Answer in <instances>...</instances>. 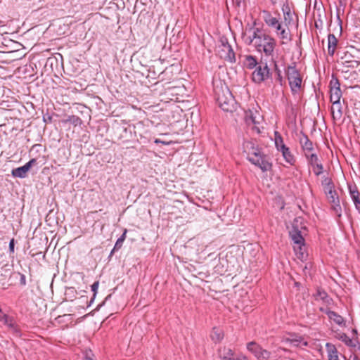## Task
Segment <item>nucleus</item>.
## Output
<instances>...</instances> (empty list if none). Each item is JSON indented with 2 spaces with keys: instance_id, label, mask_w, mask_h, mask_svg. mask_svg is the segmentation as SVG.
Segmentation results:
<instances>
[{
  "instance_id": "nucleus-1",
  "label": "nucleus",
  "mask_w": 360,
  "mask_h": 360,
  "mask_svg": "<svg viewBox=\"0 0 360 360\" xmlns=\"http://www.w3.org/2000/svg\"><path fill=\"white\" fill-rule=\"evenodd\" d=\"M251 32V35L245 39L246 42L253 44L259 52L264 53L265 56H272L276 44V40L259 28H253Z\"/></svg>"
},
{
  "instance_id": "nucleus-2",
  "label": "nucleus",
  "mask_w": 360,
  "mask_h": 360,
  "mask_svg": "<svg viewBox=\"0 0 360 360\" xmlns=\"http://www.w3.org/2000/svg\"><path fill=\"white\" fill-rule=\"evenodd\" d=\"M243 151L246 154L248 160L252 164L259 167L262 172L271 169V163L266 155L262 153L255 140L245 141L243 143Z\"/></svg>"
},
{
  "instance_id": "nucleus-3",
  "label": "nucleus",
  "mask_w": 360,
  "mask_h": 360,
  "mask_svg": "<svg viewBox=\"0 0 360 360\" xmlns=\"http://www.w3.org/2000/svg\"><path fill=\"white\" fill-rule=\"evenodd\" d=\"M214 93L217 102L224 111L232 112L235 109V99L226 85L217 86L214 88Z\"/></svg>"
},
{
  "instance_id": "nucleus-4",
  "label": "nucleus",
  "mask_w": 360,
  "mask_h": 360,
  "mask_svg": "<svg viewBox=\"0 0 360 360\" xmlns=\"http://www.w3.org/2000/svg\"><path fill=\"white\" fill-rule=\"evenodd\" d=\"M217 52L221 58L226 61L230 63L236 61L235 53L228 39L225 37H221L219 44L217 47Z\"/></svg>"
},
{
  "instance_id": "nucleus-5",
  "label": "nucleus",
  "mask_w": 360,
  "mask_h": 360,
  "mask_svg": "<svg viewBox=\"0 0 360 360\" xmlns=\"http://www.w3.org/2000/svg\"><path fill=\"white\" fill-rule=\"evenodd\" d=\"M286 74L292 94L300 93L302 87V79L299 71L295 66H289L286 70Z\"/></svg>"
},
{
  "instance_id": "nucleus-6",
  "label": "nucleus",
  "mask_w": 360,
  "mask_h": 360,
  "mask_svg": "<svg viewBox=\"0 0 360 360\" xmlns=\"http://www.w3.org/2000/svg\"><path fill=\"white\" fill-rule=\"evenodd\" d=\"M247 349L254 354L257 360H269L271 352L261 347L255 342H250L247 344Z\"/></svg>"
},
{
  "instance_id": "nucleus-7",
  "label": "nucleus",
  "mask_w": 360,
  "mask_h": 360,
  "mask_svg": "<svg viewBox=\"0 0 360 360\" xmlns=\"http://www.w3.org/2000/svg\"><path fill=\"white\" fill-rule=\"evenodd\" d=\"M245 120L248 125H252L253 128L259 133V124L263 121V117L260 113L257 111L248 110L245 112Z\"/></svg>"
},
{
  "instance_id": "nucleus-8",
  "label": "nucleus",
  "mask_w": 360,
  "mask_h": 360,
  "mask_svg": "<svg viewBox=\"0 0 360 360\" xmlns=\"http://www.w3.org/2000/svg\"><path fill=\"white\" fill-rule=\"evenodd\" d=\"M252 80L261 83L269 77V70L266 64L259 65L252 72Z\"/></svg>"
},
{
  "instance_id": "nucleus-9",
  "label": "nucleus",
  "mask_w": 360,
  "mask_h": 360,
  "mask_svg": "<svg viewBox=\"0 0 360 360\" xmlns=\"http://www.w3.org/2000/svg\"><path fill=\"white\" fill-rule=\"evenodd\" d=\"M340 84L338 78L333 76L332 79L330 82V102L340 101L342 97V91L340 87Z\"/></svg>"
},
{
  "instance_id": "nucleus-10",
  "label": "nucleus",
  "mask_w": 360,
  "mask_h": 360,
  "mask_svg": "<svg viewBox=\"0 0 360 360\" xmlns=\"http://www.w3.org/2000/svg\"><path fill=\"white\" fill-rule=\"evenodd\" d=\"M327 199L331 205V207L338 217L342 214V208L340 204V199L335 190L326 194Z\"/></svg>"
},
{
  "instance_id": "nucleus-11",
  "label": "nucleus",
  "mask_w": 360,
  "mask_h": 360,
  "mask_svg": "<svg viewBox=\"0 0 360 360\" xmlns=\"http://www.w3.org/2000/svg\"><path fill=\"white\" fill-rule=\"evenodd\" d=\"M37 162L36 159H32L22 167H20L12 170V175L14 177L25 178L32 166Z\"/></svg>"
},
{
  "instance_id": "nucleus-12",
  "label": "nucleus",
  "mask_w": 360,
  "mask_h": 360,
  "mask_svg": "<svg viewBox=\"0 0 360 360\" xmlns=\"http://www.w3.org/2000/svg\"><path fill=\"white\" fill-rule=\"evenodd\" d=\"M274 29L277 36L282 39V44H286L291 40L288 29L285 28L281 22L278 24Z\"/></svg>"
},
{
  "instance_id": "nucleus-13",
  "label": "nucleus",
  "mask_w": 360,
  "mask_h": 360,
  "mask_svg": "<svg viewBox=\"0 0 360 360\" xmlns=\"http://www.w3.org/2000/svg\"><path fill=\"white\" fill-rule=\"evenodd\" d=\"M290 236L294 243V245H304V239L301 234V231L298 230L295 224L292 226V229L290 231Z\"/></svg>"
},
{
  "instance_id": "nucleus-14",
  "label": "nucleus",
  "mask_w": 360,
  "mask_h": 360,
  "mask_svg": "<svg viewBox=\"0 0 360 360\" xmlns=\"http://www.w3.org/2000/svg\"><path fill=\"white\" fill-rule=\"evenodd\" d=\"M262 18L265 23L272 29L281 22L277 18L274 17L269 11L265 10L262 11Z\"/></svg>"
},
{
  "instance_id": "nucleus-15",
  "label": "nucleus",
  "mask_w": 360,
  "mask_h": 360,
  "mask_svg": "<svg viewBox=\"0 0 360 360\" xmlns=\"http://www.w3.org/2000/svg\"><path fill=\"white\" fill-rule=\"evenodd\" d=\"M325 313L327 314L328 319L333 321L335 323L340 326H345L346 322L342 316L337 314L336 312L330 310H326Z\"/></svg>"
},
{
  "instance_id": "nucleus-16",
  "label": "nucleus",
  "mask_w": 360,
  "mask_h": 360,
  "mask_svg": "<svg viewBox=\"0 0 360 360\" xmlns=\"http://www.w3.org/2000/svg\"><path fill=\"white\" fill-rule=\"evenodd\" d=\"M328 360H340L339 358V352L336 347L330 342L326 344Z\"/></svg>"
},
{
  "instance_id": "nucleus-17",
  "label": "nucleus",
  "mask_w": 360,
  "mask_h": 360,
  "mask_svg": "<svg viewBox=\"0 0 360 360\" xmlns=\"http://www.w3.org/2000/svg\"><path fill=\"white\" fill-rule=\"evenodd\" d=\"M300 143L302 146V150H304L305 156H307V153H313V143L307 136L303 135L300 138Z\"/></svg>"
},
{
  "instance_id": "nucleus-18",
  "label": "nucleus",
  "mask_w": 360,
  "mask_h": 360,
  "mask_svg": "<svg viewBox=\"0 0 360 360\" xmlns=\"http://www.w3.org/2000/svg\"><path fill=\"white\" fill-rule=\"evenodd\" d=\"M338 39L333 34H329L328 36V53L330 56H333L338 46Z\"/></svg>"
},
{
  "instance_id": "nucleus-19",
  "label": "nucleus",
  "mask_w": 360,
  "mask_h": 360,
  "mask_svg": "<svg viewBox=\"0 0 360 360\" xmlns=\"http://www.w3.org/2000/svg\"><path fill=\"white\" fill-rule=\"evenodd\" d=\"M280 152H281L282 155L286 162L289 163L290 165H293L295 164V158L292 154L289 148H288L286 146H283Z\"/></svg>"
},
{
  "instance_id": "nucleus-20",
  "label": "nucleus",
  "mask_w": 360,
  "mask_h": 360,
  "mask_svg": "<svg viewBox=\"0 0 360 360\" xmlns=\"http://www.w3.org/2000/svg\"><path fill=\"white\" fill-rule=\"evenodd\" d=\"M331 114L334 119L339 120L342 115V105L340 101L331 102Z\"/></svg>"
},
{
  "instance_id": "nucleus-21",
  "label": "nucleus",
  "mask_w": 360,
  "mask_h": 360,
  "mask_svg": "<svg viewBox=\"0 0 360 360\" xmlns=\"http://www.w3.org/2000/svg\"><path fill=\"white\" fill-rule=\"evenodd\" d=\"M219 355L222 360H233L234 352L229 347H223L219 350Z\"/></svg>"
},
{
  "instance_id": "nucleus-22",
  "label": "nucleus",
  "mask_w": 360,
  "mask_h": 360,
  "mask_svg": "<svg viewBox=\"0 0 360 360\" xmlns=\"http://www.w3.org/2000/svg\"><path fill=\"white\" fill-rule=\"evenodd\" d=\"M349 193L356 208L357 210H360L359 193L356 189H352L351 187H349Z\"/></svg>"
},
{
  "instance_id": "nucleus-23",
  "label": "nucleus",
  "mask_w": 360,
  "mask_h": 360,
  "mask_svg": "<svg viewBox=\"0 0 360 360\" xmlns=\"http://www.w3.org/2000/svg\"><path fill=\"white\" fill-rule=\"evenodd\" d=\"M210 336L213 341H214L215 342H219L223 339L224 334L221 329L214 328Z\"/></svg>"
},
{
  "instance_id": "nucleus-24",
  "label": "nucleus",
  "mask_w": 360,
  "mask_h": 360,
  "mask_svg": "<svg viewBox=\"0 0 360 360\" xmlns=\"http://www.w3.org/2000/svg\"><path fill=\"white\" fill-rule=\"evenodd\" d=\"M294 250L296 253L297 257L300 259H303L305 257V251H304V244L301 245H294L293 247Z\"/></svg>"
},
{
  "instance_id": "nucleus-25",
  "label": "nucleus",
  "mask_w": 360,
  "mask_h": 360,
  "mask_svg": "<svg viewBox=\"0 0 360 360\" xmlns=\"http://www.w3.org/2000/svg\"><path fill=\"white\" fill-rule=\"evenodd\" d=\"M0 321H4V323L8 325L9 327L13 328L14 326V323L13 320L9 318L6 314L2 312L0 309Z\"/></svg>"
},
{
  "instance_id": "nucleus-26",
  "label": "nucleus",
  "mask_w": 360,
  "mask_h": 360,
  "mask_svg": "<svg viewBox=\"0 0 360 360\" xmlns=\"http://www.w3.org/2000/svg\"><path fill=\"white\" fill-rule=\"evenodd\" d=\"M306 158L309 160V164L311 165V167L319 163L318 157L314 153H310V154L307 153Z\"/></svg>"
},
{
  "instance_id": "nucleus-27",
  "label": "nucleus",
  "mask_w": 360,
  "mask_h": 360,
  "mask_svg": "<svg viewBox=\"0 0 360 360\" xmlns=\"http://www.w3.org/2000/svg\"><path fill=\"white\" fill-rule=\"evenodd\" d=\"M290 342V344L293 346L299 347V346H307V342L303 340L302 338L300 339H292V340H288Z\"/></svg>"
},
{
  "instance_id": "nucleus-28",
  "label": "nucleus",
  "mask_w": 360,
  "mask_h": 360,
  "mask_svg": "<svg viewBox=\"0 0 360 360\" xmlns=\"http://www.w3.org/2000/svg\"><path fill=\"white\" fill-rule=\"evenodd\" d=\"M257 65L256 60L251 56H248L245 58V65L249 68H252Z\"/></svg>"
},
{
  "instance_id": "nucleus-29",
  "label": "nucleus",
  "mask_w": 360,
  "mask_h": 360,
  "mask_svg": "<svg viewBox=\"0 0 360 360\" xmlns=\"http://www.w3.org/2000/svg\"><path fill=\"white\" fill-rule=\"evenodd\" d=\"M340 340L347 346H353V340L345 333L340 335Z\"/></svg>"
},
{
  "instance_id": "nucleus-30",
  "label": "nucleus",
  "mask_w": 360,
  "mask_h": 360,
  "mask_svg": "<svg viewBox=\"0 0 360 360\" xmlns=\"http://www.w3.org/2000/svg\"><path fill=\"white\" fill-rule=\"evenodd\" d=\"M323 165L321 163L312 166L313 172L316 176L320 175L323 172Z\"/></svg>"
},
{
  "instance_id": "nucleus-31",
  "label": "nucleus",
  "mask_w": 360,
  "mask_h": 360,
  "mask_svg": "<svg viewBox=\"0 0 360 360\" xmlns=\"http://www.w3.org/2000/svg\"><path fill=\"white\" fill-rule=\"evenodd\" d=\"M275 144H276V148H277V150L278 151L281 150V148H282L283 146H285L283 143V139L281 138V136H278V137H276Z\"/></svg>"
},
{
  "instance_id": "nucleus-32",
  "label": "nucleus",
  "mask_w": 360,
  "mask_h": 360,
  "mask_svg": "<svg viewBox=\"0 0 360 360\" xmlns=\"http://www.w3.org/2000/svg\"><path fill=\"white\" fill-rule=\"evenodd\" d=\"M292 15L290 13V11L285 12L284 13V20L285 22V26L287 24H289L290 21L292 20Z\"/></svg>"
},
{
  "instance_id": "nucleus-33",
  "label": "nucleus",
  "mask_w": 360,
  "mask_h": 360,
  "mask_svg": "<svg viewBox=\"0 0 360 360\" xmlns=\"http://www.w3.org/2000/svg\"><path fill=\"white\" fill-rule=\"evenodd\" d=\"M122 244L123 242L122 241V239L118 238L115 243L113 250L111 252V254H112L114 251L120 249L121 247L122 246Z\"/></svg>"
},
{
  "instance_id": "nucleus-34",
  "label": "nucleus",
  "mask_w": 360,
  "mask_h": 360,
  "mask_svg": "<svg viewBox=\"0 0 360 360\" xmlns=\"http://www.w3.org/2000/svg\"><path fill=\"white\" fill-rule=\"evenodd\" d=\"M321 184H322L323 187L328 186L329 185L330 186V185L333 184L331 179H330L328 177L323 178Z\"/></svg>"
},
{
  "instance_id": "nucleus-35",
  "label": "nucleus",
  "mask_w": 360,
  "mask_h": 360,
  "mask_svg": "<svg viewBox=\"0 0 360 360\" xmlns=\"http://www.w3.org/2000/svg\"><path fill=\"white\" fill-rule=\"evenodd\" d=\"M335 188H334V184H332V185H329L328 186H325L323 187V191H324V193L325 194H328L330 192L334 191Z\"/></svg>"
},
{
  "instance_id": "nucleus-36",
  "label": "nucleus",
  "mask_w": 360,
  "mask_h": 360,
  "mask_svg": "<svg viewBox=\"0 0 360 360\" xmlns=\"http://www.w3.org/2000/svg\"><path fill=\"white\" fill-rule=\"evenodd\" d=\"M98 285H99V283H98V281H96V282H94L91 286V290L94 292V296H95L97 292Z\"/></svg>"
},
{
  "instance_id": "nucleus-37",
  "label": "nucleus",
  "mask_w": 360,
  "mask_h": 360,
  "mask_svg": "<svg viewBox=\"0 0 360 360\" xmlns=\"http://www.w3.org/2000/svg\"><path fill=\"white\" fill-rule=\"evenodd\" d=\"M9 248L11 250V252H13L14 250V240L12 239L11 241H10V243H9Z\"/></svg>"
},
{
  "instance_id": "nucleus-38",
  "label": "nucleus",
  "mask_w": 360,
  "mask_h": 360,
  "mask_svg": "<svg viewBox=\"0 0 360 360\" xmlns=\"http://www.w3.org/2000/svg\"><path fill=\"white\" fill-rule=\"evenodd\" d=\"M233 360H249L245 356H239L234 358Z\"/></svg>"
},
{
  "instance_id": "nucleus-39",
  "label": "nucleus",
  "mask_w": 360,
  "mask_h": 360,
  "mask_svg": "<svg viewBox=\"0 0 360 360\" xmlns=\"http://www.w3.org/2000/svg\"><path fill=\"white\" fill-rule=\"evenodd\" d=\"M126 234H127V229L124 230L122 235L119 238L120 239H122V241L124 242L126 238Z\"/></svg>"
},
{
  "instance_id": "nucleus-40",
  "label": "nucleus",
  "mask_w": 360,
  "mask_h": 360,
  "mask_svg": "<svg viewBox=\"0 0 360 360\" xmlns=\"http://www.w3.org/2000/svg\"><path fill=\"white\" fill-rule=\"evenodd\" d=\"M126 234H127V229L124 230L122 235L119 238L120 239H122V241L124 242L126 238Z\"/></svg>"
},
{
  "instance_id": "nucleus-41",
  "label": "nucleus",
  "mask_w": 360,
  "mask_h": 360,
  "mask_svg": "<svg viewBox=\"0 0 360 360\" xmlns=\"http://www.w3.org/2000/svg\"><path fill=\"white\" fill-rule=\"evenodd\" d=\"M155 143H163V144H167V143H166V142H165V141H161V140H160V139H158L155 140Z\"/></svg>"
},
{
  "instance_id": "nucleus-42",
  "label": "nucleus",
  "mask_w": 360,
  "mask_h": 360,
  "mask_svg": "<svg viewBox=\"0 0 360 360\" xmlns=\"http://www.w3.org/2000/svg\"><path fill=\"white\" fill-rule=\"evenodd\" d=\"M20 281L22 284L25 285V277L24 275H22Z\"/></svg>"
},
{
  "instance_id": "nucleus-43",
  "label": "nucleus",
  "mask_w": 360,
  "mask_h": 360,
  "mask_svg": "<svg viewBox=\"0 0 360 360\" xmlns=\"http://www.w3.org/2000/svg\"><path fill=\"white\" fill-rule=\"evenodd\" d=\"M273 4H277L280 0H270Z\"/></svg>"
},
{
  "instance_id": "nucleus-44",
  "label": "nucleus",
  "mask_w": 360,
  "mask_h": 360,
  "mask_svg": "<svg viewBox=\"0 0 360 360\" xmlns=\"http://www.w3.org/2000/svg\"><path fill=\"white\" fill-rule=\"evenodd\" d=\"M84 360H94V359H91V357L86 356Z\"/></svg>"
},
{
  "instance_id": "nucleus-45",
  "label": "nucleus",
  "mask_w": 360,
  "mask_h": 360,
  "mask_svg": "<svg viewBox=\"0 0 360 360\" xmlns=\"http://www.w3.org/2000/svg\"><path fill=\"white\" fill-rule=\"evenodd\" d=\"M353 360H360L357 356H354Z\"/></svg>"
},
{
  "instance_id": "nucleus-46",
  "label": "nucleus",
  "mask_w": 360,
  "mask_h": 360,
  "mask_svg": "<svg viewBox=\"0 0 360 360\" xmlns=\"http://www.w3.org/2000/svg\"><path fill=\"white\" fill-rule=\"evenodd\" d=\"M278 79H279L280 81H281V77L280 73H278Z\"/></svg>"
}]
</instances>
